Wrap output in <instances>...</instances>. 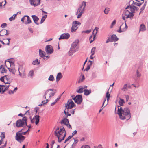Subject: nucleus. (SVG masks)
Returning a JSON list of instances; mask_svg holds the SVG:
<instances>
[{"label":"nucleus","mask_w":148,"mask_h":148,"mask_svg":"<svg viewBox=\"0 0 148 148\" xmlns=\"http://www.w3.org/2000/svg\"><path fill=\"white\" fill-rule=\"evenodd\" d=\"M10 86V85H9L8 86H6V85H4V88L5 89V90H8L9 86Z\"/></svg>","instance_id":"nucleus-64"},{"label":"nucleus","mask_w":148,"mask_h":148,"mask_svg":"<svg viewBox=\"0 0 148 148\" xmlns=\"http://www.w3.org/2000/svg\"><path fill=\"white\" fill-rule=\"evenodd\" d=\"M17 16V14H15L13 15L11 17L9 18V20L10 21H12L14 20L15 19V17Z\"/></svg>","instance_id":"nucleus-43"},{"label":"nucleus","mask_w":148,"mask_h":148,"mask_svg":"<svg viewBox=\"0 0 148 148\" xmlns=\"http://www.w3.org/2000/svg\"><path fill=\"white\" fill-rule=\"evenodd\" d=\"M84 95H88L91 92V90L87 89H84Z\"/></svg>","instance_id":"nucleus-29"},{"label":"nucleus","mask_w":148,"mask_h":148,"mask_svg":"<svg viewBox=\"0 0 148 148\" xmlns=\"http://www.w3.org/2000/svg\"><path fill=\"white\" fill-rule=\"evenodd\" d=\"M9 71L10 72H11L12 73L14 74L16 71V70L14 68H8Z\"/></svg>","instance_id":"nucleus-41"},{"label":"nucleus","mask_w":148,"mask_h":148,"mask_svg":"<svg viewBox=\"0 0 148 148\" xmlns=\"http://www.w3.org/2000/svg\"><path fill=\"white\" fill-rule=\"evenodd\" d=\"M78 51V49L76 48V49H72L71 47L70 50L69 51V54L70 56H72L75 52Z\"/></svg>","instance_id":"nucleus-21"},{"label":"nucleus","mask_w":148,"mask_h":148,"mask_svg":"<svg viewBox=\"0 0 148 148\" xmlns=\"http://www.w3.org/2000/svg\"><path fill=\"white\" fill-rule=\"evenodd\" d=\"M116 21L115 20H114L111 23V25L110 27L111 28H112L113 26H114L116 24Z\"/></svg>","instance_id":"nucleus-56"},{"label":"nucleus","mask_w":148,"mask_h":148,"mask_svg":"<svg viewBox=\"0 0 148 148\" xmlns=\"http://www.w3.org/2000/svg\"><path fill=\"white\" fill-rule=\"evenodd\" d=\"M39 54L40 56L44 58V59L47 60L49 57V56H45V52L41 50L40 49L39 50Z\"/></svg>","instance_id":"nucleus-17"},{"label":"nucleus","mask_w":148,"mask_h":148,"mask_svg":"<svg viewBox=\"0 0 148 148\" xmlns=\"http://www.w3.org/2000/svg\"><path fill=\"white\" fill-rule=\"evenodd\" d=\"M86 3L85 1H83L81 5L78 8L76 12V14L77 16V18H80L83 14L84 13L85 9Z\"/></svg>","instance_id":"nucleus-3"},{"label":"nucleus","mask_w":148,"mask_h":148,"mask_svg":"<svg viewBox=\"0 0 148 148\" xmlns=\"http://www.w3.org/2000/svg\"><path fill=\"white\" fill-rule=\"evenodd\" d=\"M74 105L75 104L72 100L69 99L68 101L66 104V109H67V110H68L69 109H71L74 106Z\"/></svg>","instance_id":"nucleus-9"},{"label":"nucleus","mask_w":148,"mask_h":148,"mask_svg":"<svg viewBox=\"0 0 148 148\" xmlns=\"http://www.w3.org/2000/svg\"><path fill=\"white\" fill-rule=\"evenodd\" d=\"M125 97L126 99V101L127 102L129 99V96L127 95H125Z\"/></svg>","instance_id":"nucleus-63"},{"label":"nucleus","mask_w":148,"mask_h":148,"mask_svg":"<svg viewBox=\"0 0 148 148\" xmlns=\"http://www.w3.org/2000/svg\"><path fill=\"white\" fill-rule=\"evenodd\" d=\"M99 29V28L97 27H95L94 29V30L92 34H94L95 32L97 33V31H98V29Z\"/></svg>","instance_id":"nucleus-53"},{"label":"nucleus","mask_w":148,"mask_h":148,"mask_svg":"<svg viewBox=\"0 0 148 148\" xmlns=\"http://www.w3.org/2000/svg\"><path fill=\"white\" fill-rule=\"evenodd\" d=\"M118 114L120 118L122 120L126 119L127 120L131 117L130 109L127 107L123 109L121 106H119Z\"/></svg>","instance_id":"nucleus-1"},{"label":"nucleus","mask_w":148,"mask_h":148,"mask_svg":"<svg viewBox=\"0 0 148 148\" xmlns=\"http://www.w3.org/2000/svg\"><path fill=\"white\" fill-rule=\"evenodd\" d=\"M31 119V123H34V122L35 121V119L34 118V117L32 119L31 118H30Z\"/></svg>","instance_id":"nucleus-62"},{"label":"nucleus","mask_w":148,"mask_h":148,"mask_svg":"<svg viewBox=\"0 0 148 148\" xmlns=\"http://www.w3.org/2000/svg\"><path fill=\"white\" fill-rule=\"evenodd\" d=\"M143 3H139L137 2H135L133 0H131L129 2V5H131L132 4L134 6L137 5L138 6H140Z\"/></svg>","instance_id":"nucleus-18"},{"label":"nucleus","mask_w":148,"mask_h":148,"mask_svg":"<svg viewBox=\"0 0 148 148\" xmlns=\"http://www.w3.org/2000/svg\"><path fill=\"white\" fill-rule=\"evenodd\" d=\"M72 99L74 100L75 102L78 104H80L82 101V96L81 95H78Z\"/></svg>","instance_id":"nucleus-8"},{"label":"nucleus","mask_w":148,"mask_h":148,"mask_svg":"<svg viewBox=\"0 0 148 148\" xmlns=\"http://www.w3.org/2000/svg\"><path fill=\"white\" fill-rule=\"evenodd\" d=\"M129 14V12L128 10H125L124 13L125 16H123V19L125 20V18H132L134 15V14Z\"/></svg>","instance_id":"nucleus-10"},{"label":"nucleus","mask_w":148,"mask_h":148,"mask_svg":"<svg viewBox=\"0 0 148 148\" xmlns=\"http://www.w3.org/2000/svg\"><path fill=\"white\" fill-rule=\"evenodd\" d=\"M47 16V15H45L44 16L42 17L40 21V23L41 24L44 22Z\"/></svg>","instance_id":"nucleus-44"},{"label":"nucleus","mask_w":148,"mask_h":148,"mask_svg":"<svg viewBox=\"0 0 148 148\" xmlns=\"http://www.w3.org/2000/svg\"><path fill=\"white\" fill-rule=\"evenodd\" d=\"M72 137H73L71 136H69L65 140L64 143H66L67 141H68Z\"/></svg>","instance_id":"nucleus-57"},{"label":"nucleus","mask_w":148,"mask_h":148,"mask_svg":"<svg viewBox=\"0 0 148 148\" xmlns=\"http://www.w3.org/2000/svg\"><path fill=\"white\" fill-rule=\"evenodd\" d=\"M48 79L51 81H53L55 80L54 78L53 75H51L48 78Z\"/></svg>","instance_id":"nucleus-45"},{"label":"nucleus","mask_w":148,"mask_h":148,"mask_svg":"<svg viewBox=\"0 0 148 148\" xmlns=\"http://www.w3.org/2000/svg\"><path fill=\"white\" fill-rule=\"evenodd\" d=\"M80 25L81 23L79 22L76 21H74L73 22L72 26L77 29L78 27V25L79 26Z\"/></svg>","instance_id":"nucleus-19"},{"label":"nucleus","mask_w":148,"mask_h":148,"mask_svg":"<svg viewBox=\"0 0 148 148\" xmlns=\"http://www.w3.org/2000/svg\"><path fill=\"white\" fill-rule=\"evenodd\" d=\"M29 1L31 5L35 7L40 5V0H29Z\"/></svg>","instance_id":"nucleus-14"},{"label":"nucleus","mask_w":148,"mask_h":148,"mask_svg":"<svg viewBox=\"0 0 148 148\" xmlns=\"http://www.w3.org/2000/svg\"><path fill=\"white\" fill-rule=\"evenodd\" d=\"M25 17L27 18L26 19L27 21L25 22V24L27 25L30 24L31 23V21L30 20L29 17L27 15H25Z\"/></svg>","instance_id":"nucleus-23"},{"label":"nucleus","mask_w":148,"mask_h":148,"mask_svg":"<svg viewBox=\"0 0 148 148\" xmlns=\"http://www.w3.org/2000/svg\"><path fill=\"white\" fill-rule=\"evenodd\" d=\"M9 62L10 65H13L14 63V60L13 58L8 59L5 61V64H6V63Z\"/></svg>","instance_id":"nucleus-20"},{"label":"nucleus","mask_w":148,"mask_h":148,"mask_svg":"<svg viewBox=\"0 0 148 148\" xmlns=\"http://www.w3.org/2000/svg\"><path fill=\"white\" fill-rule=\"evenodd\" d=\"M7 26V24L6 23H4L1 25V27L2 28H4Z\"/></svg>","instance_id":"nucleus-58"},{"label":"nucleus","mask_w":148,"mask_h":148,"mask_svg":"<svg viewBox=\"0 0 148 148\" xmlns=\"http://www.w3.org/2000/svg\"><path fill=\"white\" fill-rule=\"evenodd\" d=\"M54 135L58 138V142H61L64 140L66 135L65 129L63 127H57L56 129L54 132Z\"/></svg>","instance_id":"nucleus-2"},{"label":"nucleus","mask_w":148,"mask_h":148,"mask_svg":"<svg viewBox=\"0 0 148 148\" xmlns=\"http://www.w3.org/2000/svg\"><path fill=\"white\" fill-rule=\"evenodd\" d=\"M139 9L138 8L136 7L135 6L132 5H129V6L126 8L125 10H128L129 12V14H133L136 11H137Z\"/></svg>","instance_id":"nucleus-5"},{"label":"nucleus","mask_w":148,"mask_h":148,"mask_svg":"<svg viewBox=\"0 0 148 148\" xmlns=\"http://www.w3.org/2000/svg\"><path fill=\"white\" fill-rule=\"evenodd\" d=\"M128 27L126 23L125 24L124 23H122V24L120 27L119 30L118 31V32L119 33H121L123 32H124L127 29Z\"/></svg>","instance_id":"nucleus-12"},{"label":"nucleus","mask_w":148,"mask_h":148,"mask_svg":"<svg viewBox=\"0 0 148 148\" xmlns=\"http://www.w3.org/2000/svg\"><path fill=\"white\" fill-rule=\"evenodd\" d=\"M62 77V73L60 72L58 73L56 77V81L58 82L60 80V79Z\"/></svg>","instance_id":"nucleus-24"},{"label":"nucleus","mask_w":148,"mask_h":148,"mask_svg":"<svg viewBox=\"0 0 148 148\" xmlns=\"http://www.w3.org/2000/svg\"><path fill=\"white\" fill-rule=\"evenodd\" d=\"M127 90V84H125L121 88V90L125 92Z\"/></svg>","instance_id":"nucleus-30"},{"label":"nucleus","mask_w":148,"mask_h":148,"mask_svg":"<svg viewBox=\"0 0 148 148\" xmlns=\"http://www.w3.org/2000/svg\"><path fill=\"white\" fill-rule=\"evenodd\" d=\"M0 137L2 139H4L5 138V133L2 132L1 134Z\"/></svg>","instance_id":"nucleus-54"},{"label":"nucleus","mask_w":148,"mask_h":148,"mask_svg":"<svg viewBox=\"0 0 148 148\" xmlns=\"http://www.w3.org/2000/svg\"><path fill=\"white\" fill-rule=\"evenodd\" d=\"M4 78H6V77H2L0 79V80L2 82H4L5 84H9V83H8V82H5L4 81Z\"/></svg>","instance_id":"nucleus-47"},{"label":"nucleus","mask_w":148,"mask_h":148,"mask_svg":"<svg viewBox=\"0 0 148 148\" xmlns=\"http://www.w3.org/2000/svg\"><path fill=\"white\" fill-rule=\"evenodd\" d=\"M146 27L145 25L143 24H142L140 25V30L139 31H144L146 30Z\"/></svg>","instance_id":"nucleus-33"},{"label":"nucleus","mask_w":148,"mask_h":148,"mask_svg":"<svg viewBox=\"0 0 148 148\" xmlns=\"http://www.w3.org/2000/svg\"><path fill=\"white\" fill-rule=\"evenodd\" d=\"M34 71L33 70H31L30 71L28 74V77L31 78H32L33 76L34 75Z\"/></svg>","instance_id":"nucleus-36"},{"label":"nucleus","mask_w":148,"mask_h":148,"mask_svg":"<svg viewBox=\"0 0 148 148\" xmlns=\"http://www.w3.org/2000/svg\"><path fill=\"white\" fill-rule=\"evenodd\" d=\"M96 50V47H94L92 48L91 50V53L92 55H93L95 53Z\"/></svg>","instance_id":"nucleus-51"},{"label":"nucleus","mask_w":148,"mask_h":148,"mask_svg":"<svg viewBox=\"0 0 148 148\" xmlns=\"http://www.w3.org/2000/svg\"><path fill=\"white\" fill-rule=\"evenodd\" d=\"M79 43V40L78 39L75 40L71 45V49H76V48L78 49V50Z\"/></svg>","instance_id":"nucleus-13"},{"label":"nucleus","mask_w":148,"mask_h":148,"mask_svg":"<svg viewBox=\"0 0 148 148\" xmlns=\"http://www.w3.org/2000/svg\"><path fill=\"white\" fill-rule=\"evenodd\" d=\"M147 2V1L145 2V3H144V5L140 8V10H141V11H142L144 9L146 6V5Z\"/></svg>","instance_id":"nucleus-49"},{"label":"nucleus","mask_w":148,"mask_h":148,"mask_svg":"<svg viewBox=\"0 0 148 148\" xmlns=\"http://www.w3.org/2000/svg\"><path fill=\"white\" fill-rule=\"evenodd\" d=\"M85 78L84 77V75H82V77L81 76H80L79 78V80L78 81V83H80L83 82L85 79Z\"/></svg>","instance_id":"nucleus-32"},{"label":"nucleus","mask_w":148,"mask_h":148,"mask_svg":"<svg viewBox=\"0 0 148 148\" xmlns=\"http://www.w3.org/2000/svg\"><path fill=\"white\" fill-rule=\"evenodd\" d=\"M60 123L66 125L68 128H71V126L69 123V120L67 118L63 119L61 121Z\"/></svg>","instance_id":"nucleus-15"},{"label":"nucleus","mask_w":148,"mask_h":148,"mask_svg":"<svg viewBox=\"0 0 148 148\" xmlns=\"http://www.w3.org/2000/svg\"><path fill=\"white\" fill-rule=\"evenodd\" d=\"M33 65H36L40 64V61L38 59H36L35 60L33 61L32 63Z\"/></svg>","instance_id":"nucleus-38"},{"label":"nucleus","mask_w":148,"mask_h":148,"mask_svg":"<svg viewBox=\"0 0 148 148\" xmlns=\"http://www.w3.org/2000/svg\"><path fill=\"white\" fill-rule=\"evenodd\" d=\"M54 90L53 89H49L46 91L45 92L44 95V97L45 98V99H46V97L47 96L49 97V98H50L51 97L55 95V92L53 93L51 92L50 91H53Z\"/></svg>","instance_id":"nucleus-7"},{"label":"nucleus","mask_w":148,"mask_h":148,"mask_svg":"<svg viewBox=\"0 0 148 148\" xmlns=\"http://www.w3.org/2000/svg\"><path fill=\"white\" fill-rule=\"evenodd\" d=\"M5 91V89L4 88V85H0V92L1 93H3Z\"/></svg>","instance_id":"nucleus-28"},{"label":"nucleus","mask_w":148,"mask_h":148,"mask_svg":"<svg viewBox=\"0 0 148 148\" xmlns=\"http://www.w3.org/2000/svg\"><path fill=\"white\" fill-rule=\"evenodd\" d=\"M90 65H88L87 67L84 69V71H88L90 69Z\"/></svg>","instance_id":"nucleus-61"},{"label":"nucleus","mask_w":148,"mask_h":148,"mask_svg":"<svg viewBox=\"0 0 148 148\" xmlns=\"http://www.w3.org/2000/svg\"><path fill=\"white\" fill-rule=\"evenodd\" d=\"M73 139L74 140V142L72 146H71V148H74V147L75 146L76 144L78 142V140H75L74 139V138H73Z\"/></svg>","instance_id":"nucleus-40"},{"label":"nucleus","mask_w":148,"mask_h":148,"mask_svg":"<svg viewBox=\"0 0 148 148\" xmlns=\"http://www.w3.org/2000/svg\"><path fill=\"white\" fill-rule=\"evenodd\" d=\"M33 18V19L35 23L37 25L39 24V23L37 22L38 20H39L38 18L35 15H32L31 16Z\"/></svg>","instance_id":"nucleus-22"},{"label":"nucleus","mask_w":148,"mask_h":148,"mask_svg":"<svg viewBox=\"0 0 148 148\" xmlns=\"http://www.w3.org/2000/svg\"><path fill=\"white\" fill-rule=\"evenodd\" d=\"M96 34H97V32H95V33L94 34H93V38L92 40V38L93 37V36H92L93 34H92V35L91 36H90V37L89 40L90 41V43H92L93 42V41L95 40V38L96 36Z\"/></svg>","instance_id":"nucleus-26"},{"label":"nucleus","mask_w":148,"mask_h":148,"mask_svg":"<svg viewBox=\"0 0 148 148\" xmlns=\"http://www.w3.org/2000/svg\"><path fill=\"white\" fill-rule=\"evenodd\" d=\"M45 51L47 54H52L53 52V47L50 45H47L45 47Z\"/></svg>","instance_id":"nucleus-11"},{"label":"nucleus","mask_w":148,"mask_h":148,"mask_svg":"<svg viewBox=\"0 0 148 148\" xmlns=\"http://www.w3.org/2000/svg\"><path fill=\"white\" fill-rule=\"evenodd\" d=\"M1 36H4V35H8L9 33L8 32V31L6 29H3L0 31Z\"/></svg>","instance_id":"nucleus-25"},{"label":"nucleus","mask_w":148,"mask_h":148,"mask_svg":"<svg viewBox=\"0 0 148 148\" xmlns=\"http://www.w3.org/2000/svg\"><path fill=\"white\" fill-rule=\"evenodd\" d=\"M17 90V87H16L14 88L13 90H10L8 92V93L9 94H14L15 92H16V91Z\"/></svg>","instance_id":"nucleus-39"},{"label":"nucleus","mask_w":148,"mask_h":148,"mask_svg":"<svg viewBox=\"0 0 148 148\" xmlns=\"http://www.w3.org/2000/svg\"><path fill=\"white\" fill-rule=\"evenodd\" d=\"M139 69L138 68L136 71L137 76L138 77H140L141 76V74L139 73Z\"/></svg>","instance_id":"nucleus-50"},{"label":"nucleus","mask_w":148,"mask_h":148,"mask_svg":"<svg viewBox=\"0 0 148 148\" xmlns=\"http://www.w3.org/2000/svg\"><path fill=\"white\" fill-rule=\"evenodd\" d=\"M70 36V35L68 33H64L60 36V37L59 38V40L62 39H67L69 38Z\"/></svg>","instance_id":"nucleus-16"},{"label":"nucleus","mask_w":148,"mask_h":148,"mask_svg":"<svg viewBox=\"0 0 148 148\" xmlns=\"http://www.w3.org/2000/svg\"><path fill=\"white\" fill-rule=\"evenodd\" d=\"M110 10V9H109V8H106L104 10V13L105 14H107L108 13V11H109Z\"/></svg>","instance_id":"nucleus-48"},{"label":"nucleus","mask_w":148,"mask_h":148,"mask_svg":"<svg viewBox=\"0 0 148 148\" xmlns=\"http://www.w3.org/2000/svg\"><path fill=\"white\" fill-rule=\"evenodd\" d=\"M113 42L112 40L111 39V38H110V37H109L108 38V39L106 41V43H107L108 42Z\"/></svg>","instance_id":"nucleus-52"},{"label":"nucleus","mask_w":148,"mask_h":148,"mask_svg":"<svg viewBox=\"0 0 148 148\" xmlns=\"http://www.w3.org/2000/svg\"><path fill=\"white\" fill-rule=\"evenodd\" d=\"M81 148H90V147L88 145H85L82 146Z\"/></svg>","instance_id":"nucleus-59"},{"label":"nucleus","mask_w":148,"mask_h":148,"mask_svg":"<svg viewBox=\"0 0 148 148\" xmlns=\"http://www.w3.org/2000/svg\"><path fill=\"white\" fill-rule=\"evenodd\" d=\"M110 96V94H109V92L108 91H107V92L106 93V97L107 98V102L106 103L105 106H106L107 105V104L108 103V101H109V99Z\"/></svg>","instance_id":"nucleus-35"},{"label":"nucleus","mask_w":148,"mask_h":148,"mask_svg":"<svg viewBox=\"0 0 148 148\" xmlns=\"http://www.w3.org/2000/svg\"><path fill=\"white\" fill-rule=\"evenodd\" d=\"M106 98H105L104 99V101L103 102V103L102 105V106L101 107V109L99 111V113H100L102 111V110L103 109V108H102V107L104 105V103H105V102L106 101Z\"/></svg>","instance_id":"nucleus-55"},{"label":"nucleus","mask_w":148,"mask_h":148,"mask_svg":"<svg viewBox=\"0 0 148 148\" xmlns=\"http://www.w3.org/2000/svg\"><path fill=\"white\" fill-rule=\"evenodd\" d=\"M3 65H1V66L0 67V71L1 73H6L7 71L6 69H5L3 67Z\"/></svg>","instance_id":"nucleus-34"},{"label":"nucleus","mask_w":148,"mask_h":148,"mask_svg":"<svg viewBox=\"0 0 148 148\" xmlns=\"http://www.w3.org/2000/svg\"><path fill=\"white\" fill-rule=\"evenodd\" d=\"M22 130L23 129L17 132L15 136L16 140L20 143L23 142L25 138L24 136L21 135V134L20 133V132H21Z\"/></svg>","instance_id":"nucleus-6"},{"label":"nucleus","mask_w":148,"mask_h":148,"mask_svg":"<svg viewBox=\"0 0 148 148\" xmlns=\"http://www.w3.org/2000/svg\"><path fill=\"white\" fill-rule=\"evenodd\" d=\"M111 38L112 41H116L118 40V38H117L115 35H113L112 36Z\"/></svg>","instance_id":"nucleus-31"},{"label":"nucleus","mask_w":148,"mask_h":148,"mask_svg":"<svg viewBox=\"0 0 148 148\" xmlns=\"http://www.w3.org/2000/svg\"><path fill=\"white\" fill-rule=\"evenodd\" d=\"M28 131V130H27V131H26L25 132H20V133L21 134V135H25L26 133Z\"/></svg>","instance_id":"nucleus-60"},{"label":"nucleus","mask_w":148,"mask_h":148,"mask_svg":"<svg viewBox=\"0 0 148 148\" xmlns=\"http://www.w3.org/2000/svg\"><path fill=\"white\" fill-rule=\"evenodd\" d=\"M77 29L75 27L72 26V27L71 29V31L72 32H74L76 31Z\"/></svg>","instance_id":"nucleus-46"},{"label":"nucleus","mask_w":148,"mask_h":148,"mask_svg":"<svg viewBox=\"0 0 148 148\" xmlns=\"http://www.w3.org/2000/svg\"><path fill=\"white\" fill-rule=\"evenodd\" d=\"M34 117L35 119L36 125H37L39 122L40 116L39 115H36Z\"/></svg>","instance_id":"nucleus-27"},{"label":"nucleus","mask_w":148,"mask_h":148,"mask_svg":"<svg viewBox=\"0 0 148 148\" xmlns=\"http://www.w3.org/2000/svg\"><path fill=\"white\" fill-rule=\"evenodd\" d=\"M84 89V87L80 88L79 89L77 90L76 92L79 93H81L83 92Z\"/></svg>","instance_id":"nucleus-37"},{"label":"nucleus","mask_w":148,"mask_h":148,"mask_svg":"<svg viewBox=\"0 0 148 148\" xmlns=\"http://www.w3.org/2000/svg\"><path fill=\"white\" fill-rule=\"evenodd\" d=\"M125 103V101L123 99H120L119 101V103L120 106H123V103Z\"/></svg>","instance_id":"nucleus-42"},{"label":"nucleus","mask_w":148,"mask_h":148,"mask_svg":"<svg viewBox=\"0 0 148 148\" xmlns=\"http://www.w3.org/2000/svg\"><path fill=\"white\" fill-rule=\"evenodd\" d=\"M27 118L25 116L22 119H19L16 121V126L17 127L27 126Z\"/></svg>","instance_id":"nucleus-4"}]
</instances>
